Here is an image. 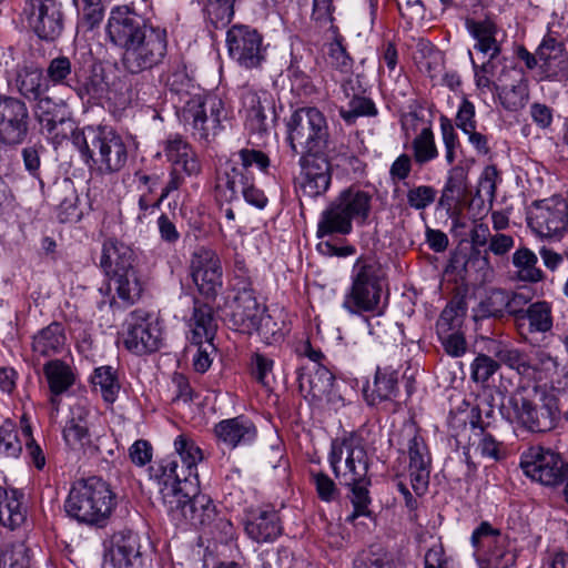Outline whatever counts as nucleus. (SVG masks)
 I'll use <instances>...</instances> for the list:
<instances>
[{
    "label": "nucleus",
    "instance_id": "f257e3e1",
    "mask_svg": "<svg viewBox=\"0 0 568 568\" xmlns=\"http://www.w3.org/2000/svg\"><path fill=\"white\" fill-rule=\"evenodd\" d=\"M106 34L114 45L123 50V67L132 74L158 67L166 57V30L148 23L129 6L112 8Z\"/></svg>",
    "mask_w": 568,
    "mask_h": 568
},
{
    "label": "nucleus",
    "instance_id": "f03ea898",
    "mask_svg": "<svg viewBox=\"0 0 568 568\" xmlns=\"http://www.w3.org/2000/svg\"><path fill=\"white\" fill-rule=\"evenodd\" d=\"M72 144L85 164L101 174L121 171L128 162V144L112 128L88 125L73 133Z\"/></svg>",
    "mask_w": 568,
    "mask_h": 568
},
{
    "label": "nucleus",
    "instance_id": "7ed1b4c3",
    "mask_svg": "<svg viewBox=\"0 0 568 568\" xmlns=\"http://www.w3.org/2000/svg\"><path fill=\"white\" fill-rule=\"evenodd\" d=\"M372 204L373 195L369 192L357 186L343 190L321 213L317 239L334 234L348 235L353 231V222L359 226L368 224Z\"/></svg>",
    "mask_w": 568,
    "mask_h": 568
},
{
    "label": "nucleus",
    "instance_id": "20e7f679",
    "mask_svg": "<svg viewBox=\"0 0 568 568\" xmlns=\"http://www.w3.org/2000/svg\"><path fill=\"white\" fill-rule=\"evenodd\" d=\"M115 507V495L100 477L73 483L64 503L67 514L87 525L103 526Z\"/></svg>",
    "mask_w": 568,
    "mask_h": 568
},
{
    "label": "nucleus",
    "instance_id": "39448f33",
    "mask_svg": "<svg viewBox=\"0 0 568 568\" xmlns=\"http://www.w3.org/2000/svg\"><path fill=\"white\" fill-rule=\"evenodd\" d=\"M176 115L195 141L209 144L224 129L231 111L219 95L195 93L183 100Z\"/></svg>",
    "mask_w": 568,
    "mask_h": 568
},
{
    "label": "nucleus",
    "instance_id": "423d86ee",
    "mask_svg": "<svg viewBox=\"0 0 568 568\" xmlns=\"http://www.w3.org/2000/svg\"><path fill=\"white\" fill-rule=\"evenodd\" d=\"M287 140L294 153L312 154L335 152L327 120L322 111L314 106L295 110L286 122Z\"/></svg>",
    "mask_w": 568,
    "mask_h": 568
},
{
    "label": "nucleus",
    "instance_id": "0eeeda50",
    "mask_svg": "<svg viewBox=\"0 0 568 568\" xmlns=\"http://www.w3.org/2000/svg\"><path fill=\"white\" fill-rule=\"evenodd\" d=\"M351 278V287L343 300L344 310L354 315L363 313L379 314L383 292L379 265L369 260L358 258L353 265Z\"/></svg>",
    "mask_w": 568,
    "mask_h": 568
},
{
    "label": "nucleus",
    "instance_id": "6e6552de",
    "mask_svg": "<svg viewBox=\"0 0 568 568\" xmlns=\"http://www.w3.org/2000/svg\"><path fill=\"white\" fill-rule=\"evenodd\" d=\"M328 463L339 484H355L368 474L369 458L364 439L354 433L332 440Z\"/></svg>",
    "mask_w": 568,
    "mask_h": 568
},
{
    "label": "nucleus",
    "instance_id": "1a4fd4ad",
    "mask_svg": "<svg viewBox=\"0 0 568 568\" xmlns=\"http://www.w3.org/2000/svg\"><path fill=\"white\" fill-rule=\"evenodd\" d=\"M476 550L478 568H510L516 564L517 550L508 535L489 521H481L470 536Z\"/></svg>",
    "mask_w": 568,
    "mask_h": 568
},
{
    "label": "nucleus",
    "instance_id": "9d476101",
    "mask_svg": "<svg viewBox=\"0 0 568 568\" xmlns=\"http://www.w3.org/2000/svg\"><path fill=\"white\" fill-rule=\"evenodd\" d=\"M399 445L408 457L407 474L417 496H423L429 485L432 455L415 422L407 420L399 430Z\"/></svg>",
    "mask_w": 568,
    "mask_h": 568
},
{
    "label": "nucleus",
    "instance_id": "9b49d317",
    "mask_svg": "<svg viewBox=\"0 0 568 568\" xmlns=\"http://www.w3.org/2000/svg\"><path fill=\"white\" fill-rule=\"evenodd\" d=\"M519 466L526 477L546 487L562 486L568 478V463L559 453L539 445L521 453Z\"/></svg>",
    "mask_w": 568,
    "mask_h": 568
},
{
    "label": "nucleus",
    "instance_id": "f8f14e48",
    "mask_svg": "<svg viewBox=\"0 0 568 568\" xmlns=\"http://www.w3.org/2000/svg\"><path fill=\"white\" fill-rule=\"evenodd\" d=\"M163 152L172 170L162 190L161 200L179 190L184 184L185 176H197L202 171L201 161L193 146L180 134H172L165 140Z\"/></svg>",
    "mask_w": 568,
    "mask_h": 568
},
{
    "label": "nucleus",
    "instance_id": "ddd939ff",
    "mask_svg": "<svg viewBox=\"0 0 568 568\" xmlns=\"http://www.w3.org/2000/svg\"><path fill=\"white\" fill-rule=\"evenodd\" d=\"M527 224L539 237H562L568 230L567 201L559 195L535 201L527 212Z\"/></svg>",
    "mask_w": 568,
    "mask_h": 568
},
{
    "label": "nucleus",
    "instance_id": "4468645a",
    "mask_svg": "<svg viewBox=\"0 0 568 568\" xmlns=\"http://www.w3.org/2000/svg\"><path fill=\"white\" fill-rule=\"evenodd\" d=\"M162 329L158 318L145 310L132 311L125 322L123 344L136 355L156 352L162 345Z\"/></svg>",
    "mask_w": 568,
    "mask_h": 568
},
{
    "label": "nucleus",
    "instance_id": "2eb2a0df",
    "mask_svg": "<svg viewBox=\"0 0 568 568\" xmlns=\"http://www.w3.org/2000/svg\"><path fill=\"white\" fill-rule=\"evenodd\" d=\"M165 509L171 520L181 527L206 529L212 526L216 517V507L207 495L190 496L189 491L178 499L169 495Z\"/></svg>",
    "mask_w": 568,
    "mask_h": 568
},
{
    "label": "nucleus",
    "instance_id": "dca6fc26",
    "mask_svg": "<svg viewBox=\"0 0 568 568\" xmlns=\"http://www.w3.org/2000/svg\"><path fill=\"white\" fill-rule=\"evenodd\" d=\"M190 275L201 295L215 300L223 287V268L217 253L207 246L196 247L190 258Z\"/></svg>",
    "mask_w": 568,
    "mask_h": 568
},
{
    "label": "nucleus",
    "instance_id": "f3484780",
    "mask_svg": "<svg viewBox=\"0 0 568 568\" xmlns=\"http://www.w3.org/2000/svg\"><path fill=\"white\" fill-rule=\"evenodd\" d=\"M226 47L231 59L245 69L258 68L265 61L263 36L248 26L235 24L230 28Z\"/></svg>",
    "mask_w": 568,
    "mask_h": 568
},
{
    "label": "nucleus",
    "instance_id": "a211bd4d",
    "mask_svg": "<svg viewBox=\"0 0 568 568\" xmlns=\"http://www.w3.org/2000/svg\"><path fill=\"white\" fill-rule=\"evenodd\" d=\"M36 102L33 112L41 134L53 145L61 144L69 134L72 140L73 133L80 129H77L74 122L68 116L65 104L62 101H54L45 94L37 99Z\"/></svg>",
    "mask_w": 568,
    "mask_h": 568
},
{
    "label": "nucleus",
    "instance_id": "6ab92c4d",
    "mask_svg": "<svg viewBox=\"0 0 568 568\" xmlns=\"http://www.w3.org/2000/svg\"><path fill=\"white\" fill-rule=\"evenodd\" d=\"M227 308L226 318L230 326L246 335L254 333L256 321L265 313V305L258 302L252 284L247 281L236 284L235 295Z\"/></svg>",
    "mask_w": 568,
    "mask_h": 568
},
{
    "label": "nucleus",
    "instance_id": "aec40b11",
    "mask_svg": "<svg viewBox=\"0 0 568 568\" xmlns=\"http://www.w3.org/2000/svg\"><path fill=\"white\" fill-rule=\"evenodd\" d=\"M334 152L302 154L298 186L304 195L317 197L327 192L332 182L331 160Z\"/></svg>",
    "mask_w": 568,
    "mask_h": 568
},
{
    "label": "nucleus",
    "instance_id": "412c9836",
    "mask_svg": "<svg viewBox=\"0 0 568 568\" xmlns=\"http://www.w3.org/2000/svg\"><path fill=\"white\" fill-rule=\"evenodd\" d=\"M241 111L245 115V128L250 133L267 132L268 115L274 114L275 103L272 94L263 89L245 84L240 88Z\"/></svg>",
    "mask_w": 568,
    "mask_h": 568
},
{
    "label": "nucleus",
    "instance_id": "4be33fe9",
    "mask_svg": "<svg viewBox=\"0 0 568 568\" xmlns=\"http://www.w3.org/2000/svg\"><path fill=\"white\" fill-rule=\"evenodd\" d=\"M24 13L40 39L54 41L62 34L64 19L58 0H27Z\"/></svg>",
    "mask_w": 568,
    "mask_h": 568
},
{
    "label": "nucleus",
    "instance_id": "5701e85b",
    "mask_svg": "<svg viewBox=\"0 0 568 568\" xmlns=\"http://www.w3.org/2000/svg\"><path fill=\"white\" fill-rule=\"evenodd\" d=\"M149 477L159 486L165 508L169 495L176 499L183 497V494L187 491V486L193 485L184 467H180L176 456L173 455L152 464L149 467Z\"/></svg>",
    "mask_w": 568,
    "mask_h": 568
},
{
    "label": "nucleus",
    "instance_id": "b1692460",
    "mask_svg": "<svg viewBox=\"0 0 568 568\" xmlns=\"http://www.w3.org/2000/svg\"><path fill=\"white\" fill-rule=\"evenodd\" d=\"M500 413L508 422L517 423L532 433H544L552 428L548 412L539 409L520 393L513 394L507 404H501Z\"/></svg>",
    "mask_w": 568,
    "mask_h": 568
},
{
    "label": "nucleus",
    "instance_id": "393cba45",
    "mask_svg": "<svg viewBox=\"0 0 568 568\" xmlns=\"http://www.w3.org/2000/svg\"><path fill=\"white\" fill-rule=\"evenodd\" d=\"M144 285L136 267L121 273L115 272L108 276L105 285L99 288L100 294L109 297L110 307L119 305L116 298L123 307L132 306L142 297Z\"/></svg>",
    "mask_w": 568,
    "mask_h": 568
},
{
    "label": "nucleus",
    "instance_id": "a878e982",
    "mask_svg": "<svg viewBox=\"0 0 568 568\" xmlns=\"http://www.w3.org/2000/svg\"><path fill=\"white\" fill-rule=\"evenodd\" d=\"M29 131V111L17 98L0 101V139L8 144H20Z\"/></svg>",
    "mask_w": 568,
    "mask_h": 568
},
{
    "label": "nucleus",
    "instance_id": "bb28decb",
    "mask_svg": "<svg viewBox=\"0 0 568 568\" xmlns=\"http://www.w3.org/2000/svg\"><path fill=\"white\" fill-rule=\"evenodd\" d=\"M537 57L541 81L568 79V52L562 42L551 36H546L537 48Z\"/></svg>",
    "mask_w": 568,
    "mask_h": 568
},
{
    "label": "nucleus",
    "instance_id": "cd10ccee",
    "mask_svg": "<svg viewBox=\"0 0 568 568\" xmlns=\"http://www.w3.org/2000/svg\"><path fill=\"white\" fill-rule=\"evenodd\" d=\"M493 406L490 400L485 398L477 404L476 408L471 409V419L469 422L474 430L475 450L480 454L481 457L488 458L495 462H499L506 458L507 452L505 445L497 440L491 434L485 432L480 414L485 413L487 417L493 415Z\"/></svg>",
    "mask_w": 568,
    "mask_h": 568
},
{
    "label": "nucleus",
    "instance_id": "c85d7f7f",
    "mask_svg": "<svg viewBox=\"0 0 568 568\" xmlns=\"http://www.w3.org/2000/svg\"><path fill=\"white\" fill-rule=\"evenodd\" d=\"M141 549V538L136 532L128 530L115 534L110 549L113 567L142 568L144 559Z\"/></svg>",
    "mask_w": 568,
    "mask_h": 568
},
{
    "label": "nucleus",
    "instance_id": "c756f323",
    "mask_svg": "<svg viewBox=\"0 0 568 568\" xmlns=\"http://www.w3.org/2000/svg\"><path fill=\"white\" fill-rule=\"evenodd\" d=\"M214 435L220 443L234 449L251 445L256 439L257 429L250 418L240 415L219 422L214 426Z\"/></svg>",
    "mask_w": 568,
    "mask_h": 568
},
{
    "label": "nucleus",
    "instance_id": "7c9ffc66",
    "mask_svg": "<svg viewBox=\"0 0 568 568\" xmlns=\"http://www.w3.org/2000/svg\"><path fill=\"white\" fill-rule=\"evenodd\" d=\"M244 530L256 542H272L283 532L280 515L274 509H256L247 514Z\"/></svg>",
    "mask_w": 568,
    "mask_h": 568
},
{
    "label": "nucleus",
    "instance_id": "2f4dec72",
    "mask_svg": "<svg viewBox=\"0 0 568 568\" xmlns=\"http://www.w3.org/2000/svg\"><path fill=\"white\" fill-rule=\"evenodd\" d=\"M252 181H254L253 173L239 164L237 160L231 155L217 172L216 189L227 201H232L237 199L240 192L251 185Z\"/></svg>",
    "mask_w": 568,
    "mask_h": 568
},
{
    "label": "nucleus",
    "instance_id": "473e14b6",
    "mask_svg": "<svg viewBox=\"0 0 568 568\" xmlns=\"http://www.w3.org/2000/svg\"><path fill=\"white\" fill-rule=\"evenodd\" d=\"M552 307L546 301L530 303L525 314L516 324L517 331L525 341H529L530 335L545 334L552 328Z\"/></svg>",
    "mask_w": 568,
    "mask_h": 568
},
{
    "label": "nucleus",
    "instance_id": "72a5a7b5",
    "mask_svg": "<svg viewBox=\"0 0 568 568\" xmlns=\"http://www.w3.org/2000/svg\"><path fill=\"white\" fill-rule=\"evenodd\" d=\"M90 408L81 402L70 407V414L62 429V437L71 449L82 448L91 442L89 432Z\"/></svg>",
    "mask_w": 568,
    "mask_h": 568
},
{
    "label": "nucleus",
    "instance_id": "f704fd0d",
    "mask_svg": "<svg viewBox=\"0 0 568 568\" xmlns=\"http://www.w3.org/2000/svg\"><path fill=\"white\" fill-rule=\"evenodd\" d=\"M100 267L106 277L115 272L121 273L129 268H135L134 252L125 243L109 239L102 245Z\"/></svg>",
    "mask_w": 568,
    "mask_h": 568
},
{
    "label": "nucleus",
    "instance_id": "c9c22d12",
    "mask_svg": "<svg viewBox=\"0 0 568 568\" xmlns=\"http://www.w3.org/2000/svg\"><path fill=\"white\" fill-rule=\"evenodd\" d=\"M24 495L21 490L0 485V525L11 531L20 530L27 519V510L23 507Z\"/></svg>",
    "mask_w": 568,
    "mask_h": 568
},
{
    "label": "nucleus",
    "instance_id": "e433bc0d",
    "mask_svg": "<svg viewBox=\"0 0 568 568\" xmlns=\"http://www.w3.org/2000/svg\"><path fill=\"white\" fill-rule=\"evenodd\" d=\"M398 371L392 366L377 367L373 385L363 388L366 403L371 406L384 400H390L398 393Z\"/></svg>",
    "mask_w": 568,
    "mask_h": 568
},
{
    "label": "nucleus",
    "instance_id": "4c0bfd02",
    "mask_svg": "<svg viewBox=\"0 0 568 568\" xmlns=\"http://www.w3.org/2000/svg\"><path fill=\"white\" fill-rule=\"evenodd\" d=\"M190 341L192 344H201L213 341L217 329V322L213 307L197 300L194 301L192 315L187 322Z\"/></svg>",
    "mask_w": 568,
    "mask_h": 568
},
{
    "label": "nucleus",
    "instance_id": "58836bf2",
    "mask_svg": "<svg viewBox=\"0 0 568 568\" xmlns=\"http://www.w3.org/2000/svg\"><path fill=\"white\" fill-rule=\"evenodd\" d=\"M342 91L348 101L346 105L338 109V113L347 125L355 124L358 118H371L378 114L375 102L366 95L356 93L351 80L342 83Z\"/></svg>",
    "mask_w": 568,
    "mask_h": 568
},
{
    "label": "nucleus",
    "instance_id": "ea45409f",
    "mask_svg": "<svg viewBox=\"0 0 568 568\" xmlns=\"http://www.w3.org/2000/svg\"><path fill=\"white\" fill-rule=\"evenodd\" d=\"M67 344L65 331L61 323L52 322L32 337V352L42 357L61 354Z\"/></svg>",
    "mask_w": 568,
    "mask_h": 568
},
{
    "label": "nucleus",
    "instance_id": "a19ab883",
    "mask_svg": "<svg viewBox=\"0 0 568 568\" xmlns=\"http://www.w3.org/2000/svg\"><path fill=\"white\" fill-rule=\"evenodd\" d=\"M0 568H33L32 551L27 545L26 531H18L0 548Z\"/></svg>",
    "mask_w": 568,
    "mask_h": 568
},
{
    "label": "nucleus",
    "instance_id": "79ce46f5",
    "mask_svg": "<svg viewBox=\"0 0 568 568\" xmlns=\"http://www.w3.org/2000/svg\"><path fill=\"white\" fill-rule=\"evenodd\" d=\"M16 87L23 98L36 101L48 92L50 84L40 68L24 65L17 71Z\"/></svg>",
    "mask_w": 568,
    "mask_h": 568
},
{
    "label": "nucleus",
    "instance_id": "37998d69",
    "mask_svg": "<svg viewBox=\"0 0 568 568\" xmlns=\"http://www.w3.org/2000/svg\"><path fill=\"white\" fill-rule=\"evenodd\" d=\"M466 29L475 39L474 49L484 53L500 55V45L496 40L497 27L490 20H466Z\"/></svg>",
    "mask_w": 568,
    "mask_h": 568
},
{
    "label": "nucleus",
    "instance_id": "c03bdc74",
    "mask_svg": "<svg viewBox=\"0 0 568 568\" xmlns=\"http://www.w3.org/2000/svg\"><path fill=\"white\" fill-rule=\"evenodd\" d=\"M334 382V374L325 366L318 364L313 373L300 377V387L304 390L307 385V392L312 398L329 402Z\"/></svg>",
    "mask_w": 568,
    "mask_h": 568
},
{
    "label": "nucleus",
    "instance_id": "a18cd8bd",
    "mask_svg": "<svg viewBox=\"0 0 568 568\" xmlns=\"http://www.w3.org/2000/svg\"><path fill=\"white\" fill-rule=\"evenodd\" d=\"M50 394H64L75 383V375L69 364L61 359H51L43 365Z\"/></svg>",
    "mask_w": 568,
    "mask_h": 568
},
{
    "label": "nucleus",
    "instance_id": "49530a36",
    "mask_svg": "<svg viewBox=\"0 0 568 568\" xmlns=\"http://www.w3.org/2000/svg\"><path fill=\"white\" fill-rule=\"evenodd\" d=\"M412 153L415 164L424 166L436 160L439 151L430 122H427L412 141Z\"/></svg>",
    "mask_w": 568,
    "mask_h": 568
},
{
    "label": "nucleus",
    "instance_id": "de8ad7c7",
    "mask_svg": "<svg viewBox=\"0 0 568 568\" xmlns=\"http://www.w3.org/2000/svg\"><path fill=\"white\" fill-rule=\"evenodd\" d=\"M469 60L474 70L475 84L478 89H490L496 79L498 82H505L506 69L503 68L498 73L497 69L500 64L499 55L488 54L489 58L483 64H477L474 60L471 51H468Z\"/></svg>",
    "mask_w": 568,
    "mask_h": 568
},
{
    "label": "nucleus",
    "instance_id": "09e8293b",
    "mask_svg": "<svg viewBox=\"0 0 568 568\" xmlns=\"http://www.w3.org/2000/svg\"><path fill=\"white\" fill-rule=\"evenodd\" d=\"M538 257L528 247H519L513 254V265L517 270L519 280L528 283H538L544 281L545 274L537 266Z\"/></svg>",
    "mask_w": 568,
    "mask_h": 568
},
{
    "label": "nucleus",
    "instance_id": "8fccbe9b",
    "mask_svg": "<svg viewBox=\"0 0 568 568\" xmlns=\"http://www.w3.org/2000/svg\"><path fill=\"white\" fill-rule=\"evenodd\" d=\"M174 449L180 457L185 473L190 478L197 479V464L203 459V453L195 442L185 434H180L174 439Z\"/></svg>",
    "mask_w": 568,
    "mask_h": 568
},
{
    "label": "nucleus",
    "instance_id": "3c124183",
    "mask_svg": "<svg viewBox=\"0 0 568 568\" xmlns=\"http://www.w3.org/2000/svg\"><path fill=\"white\" fill-rule=\"evenodd\" d=\"M372 481L368 474H365V479L356 481L355 484H342L351 489L352 497L351 501L353 505V511L346 518V521L354 523L358 517L371 516L369 505L372 503L368 487Z\"/></svg>",
    "mask_w": 568,
    "mask_h": 568
},
{
    "label": "nucleus",
    "instance_id": "603ef678",
    "mask_svg": "<svg viewBox=\"0 0 568 568\" xmlns=\"http://www.w3.org/2000/svg\"><path fill=\"white\" fill-rule=\"evenodd\" d=\"M92 384L95 388L99 387L104 402L113 404L116 400L121 385L115 368L110 365L97 367L92 376Z\"/></svg>",
    "mask_w": 568,
    "mask_h": 568
},
{
    "label": "nucleus",
    "instance_id": "864d4df0",
    "mask_svg": "<svg viewBox=\"0 0 568 568\" xmlns=\"http://www.w3.org/2000/svg\"><path fill=\"white\" fill-rule=\"evenodd\" d=\"M334 10L333 0H313L311 23L314 29L325 37L339 32L335 24Z\"/></svg>",
    "mask_w": 568,
    "mask_h": 568
},
{
    "label": "nucleus",
    "instance_id": "5fc2aeb1",
    "mask_svg": "<svg viewBox=\"0 0 568 568\" xmlns=\"http://www.w3.org/2000/svg\"><path fill=\"white\" fill-rule=\"evenodd\" d=\"M466 310V304L463 300L448 302L436 323L438 336L443 337L449 332H456L463 323Z\"/></svg>",
    "mask_w": 568,
    "mask_h": 568
},
{
    "label": "nucleus",
    "instance_id": "6e6d98bb",
    "mask_svg": "<svg viewBox=\"0 0 568 568\" xmlns=\"http://www.w3.org/2000/svg\"><path fill=\"white\" fill-rule=\"evenodd\" d=\"M529 364L532 373L528 375V381L544 382L552 379L558 373L559 362L557 357L541 349L537 351L531 358L529 357Z\"/></svg>",
    "mask_w": 568,
    "mask_h": 568
},
{
    "label": "nucleus",
    "instance_id": "4d7b16f0",
    "mask_svg": "<svg viewBox=\"0 0 568 568\" xmlns=\"http://www.w3.org/2000/svg\"><path fill=\"white\" fill-rule=\"evenodd\" d=\"M325 38L331 40L327 50L328 63L342 73H349L353 68V59L346 51L344 37L337 32Z\"/></svg>",
    "mask_w": 568,
    "mask_h": 568
},
{
    "label": "nucleus",
    "instance_id": "13d9d810",
    "mask_svg": "<svg viewBox=\"0 0 568 568\" xmlns=\"http://www.w3.org/2000/svg\"><path fill=\"white\" fill-rule=\"evenodd\" d=\"M494 354L501 363L515 369L524 378H527L532 373L529 357L518 348L498 344Z\"/></svg>",
    "mask_w": 568,
    "mask_h": 568
},
{
    "label": "nucleus",
    "instance_id": "bf43d9fd",
    "mask_svg": "<svg viewBox=\"0 0 568 568\" xmlns=\"http://www.w3.org/2000/svg\"><path fill=\"white\" fill-rule=\"evenodd\" d=\"M81 100H99L103 97L106 83L101 72L92 71L83 79H78L72 87Z\"/></svg>",
    "mask_w": 568,
    "mask_h": 568
},
{
    "label": "nucleus",
    "instance_id": "052dcab7",
    "mask_svg": "<svg viewBox=\"0 0 568 568\" xmlns=\"http://www.w3.org/2000/svg\"><path fill=\"white\" fill-rule=\"evenodd\" d=\"M467 181L468 170L460 164L453 165L447 171L445 184L442 190L440 202L443 203L445 200L450 201L455 195H462L467 187Z\"/></svg>",
    "mask_w": 568,
    "mask_h": 568
},
{
    "label": "nucleus",
    "instance_id": "680f3d73",
    "mask_svg": "<svg viewBox=\"0 0 568 568\" xmlns=\"http://www.w3.org/2000/svg\"><path fill=\"white\" fill-rule=\"evenodd\" d=\"M500 103L507 111L516 112L526 106L529 100L528 82L523 77L509 89L499 93Z\"/></svg>",
    "mask_w": 568,
    "mask_h": 568
},
{
    "label": "nucleus",
    "instance_id": "e2e57ef3",
    "mask_svg": "<svg viewBox=\"0 0 568 568\" xmlns=\"http://www.w3.org/2000/svg\"><path fill=\"white\" fill-rule=\"evenodd\" d=\"M354 568H397L392 552L384 548L369 549L354 561Z\"/></svg>",
    "mask_w": 568,
    "mask_h": 568
},
{
    "label": "nucleus",
    "instance_id": "0e129e2a",
    "mask_svg": "<svg viewBox=\"0 0 568 568\" xmlns=\"http://www.w3.org/2000/svg\"><path fill=\"white\" fill-rule=\"evenodd\" d=\"M236 0H207L205 12L211 24L220 29L230 23L234 14V2Z\"/></svg>",
    "mask_w": 568,
    "mask_h": 568
},
{
    "label": "nucleus",
    "instance_id": "69168bd1",
    "mask_svg": "<svg viewBox=\"0 0 568 568\" xmlns=\"http://www.w3.org/2000/svg\"><path fill=\"white\" fill-rule=\"evenodd\" d=\"M22 452V445L18 437V430L12 420H4L0 425V455L17 458Z\"/></svg>",
    "mask_w": 568,
    "mask_h": 568
},
{
    "label": "nucleus",
    "instance_id": "338daca9",
    "mask_svg": "<svg viewBox=\"0 0 568 568\" xmlns=\"http://www.w3.org/2000/svg\"><path fill=\"white\" fill-rule=\"evenodd\" d=\"M231 155L237 160L239 164L247 169V171L254 166L260 172L268 174L271 159L265 152L253 148H243Z\"/></svg>",
    "mask_w": 568,
    "mask_h": 568
},
{
    "label": "nucleus",
    "instance_id": "774afa93",
    "mask_svg": "<svg viewBox=\"0 0 568 568\" xmlns=\"http://www.w3.org/2000/svg\"><path fill=\"white\" fill-rule=\"evenodd\" d=\"M423 568H459L455 559L447 555L440 540L435 541L424 554Z\"/></svg>",
    "mask_w": 568,
    "mask_h": 568
}]
</instances>
